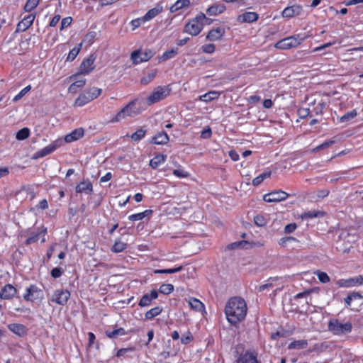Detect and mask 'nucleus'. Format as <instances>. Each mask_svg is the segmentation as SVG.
<instances>
[{"mask_svg":"<svg viewBox=\"0 0 363 363\" xmlns=\"http://www.w3.org/2000/svg\"><path fill=\"white\" fill-rule=\"evenodd\" d=\"M254 222L255 225H257L259 227H263L264 226L267 221L265 217L262 215H257L254 217Z\"/></svg>","mask_w":363,"mask_h":363,"instance_id":"obj_49","label":"nucleus"},{"mask_svg":"<svg viewBox=\"0 0 363 363\" xmlns=\"http://www.w3.org/2000/svg\"><path fill=\"white\" fill-rule=\"evenodd\" d=\"M204 18L205 14L201 12L195 18L189 21L184 26L183 32L192 36L198 35L203 28Z\"/></svg>","mask_w":363,"mask_h":363,"instance_id":"obj_4","label":"nucleus"},{"mask_svg":"<svg viewBox=\"0 0 363 363\" xmlns=\"http://www.w3.org/2000/svg\"><path fill=\"white\" fill-rule=\"evenodd\" d=\"M169 140V136L167 133L162 131L152 138V142L157 145H164L168 143Z\"/></svg>","mask_w":363,"mask_h":363,"instance_id":"obj_26","label":"nucleus"},{"mask_svg":"<svg viewBox=\"0 0 363 363\" xmlns=\"http://www.w3.org/2000/svg\"><path fill=\"white\" fill-rule=\"evenodd\" d=\"M174 290V286L171 284H164L160 287L159 291L163 294L168 295Z\"/></svg>","mask_w":363,"mask_h":363,"instance_id":"obj_46","label":"nucleus"},{"mask_svg":"<svg viewBox=\"0 0 363 363\" xmlns=\"http://www.w3.org/2000/svg\"><path fill=\"white\" fill-rule=\"evenodd\" d=\"M127 247V244L121 240H116L113 245L111 250L115 253L123 252Z\"/></svg>","mask_w":363,"mask_h":363,"instance_id":"obj_40","label":"nucleus"},{"mask_svg":"<svg viewBox=\"0 0 363 363\" xmlns=\"http://www.w3.org/2000/svg\"><path fill=\"white\" fill-rule=\"evenodd\" d=\"M193 340V335L190 331L186 332L181 337V342L184 345H187Z\"/></svg>","mask_w":363,"mask_h":363,"instance_id":"obj_53","label":"nucleus"},{"mask_svg":"<svg viewBox=\"0 0 363 363\" xmlns=\"http://www.w3.org/2000/svg\"><path fill=\"white\" fill-rule=\"evenodd\" d=\"M225 9V6L223 4H214L207 9L206 13L209 16H217L222 13Z\"/></svg>","mask_w":363,"mask_h":363,"instance_id":"obj_25","label":"nucleus"},{"mask_svg":"<svg viewBox=\"0 0 363 363\" xmlns=\"http://www.w3.org/2000/svg\"><path fill=\"white\" fill-rule=\"evenodd\" d=\"M166 158V155H157L150 161V166L153 169H157L162 163L165 162Z\"/></svg>","mask_w":363,"mask_h":363,"instance_id":"obj_32","label":"nucleus"},{"mask_svg":"<svg viewBox=\"0 0 363 363\" xmlns=\"http://www.w3.org/2000/svg\"><path fill=\"white\" fill-rule=\"evenodd\" d=\"M157 297V291L156 290H152L150 294H145L142 296L138 304L140 307L149 306L152 301L156 299Z\"/></svg>","mask_w":363,"mask_h":363,"instance_id":"obj_18","label":"nucleus"},{"mask_svg":"<svg viewBox=\"0 0 363 363\" xmlns=\"http://www.w3.org/2000/svg\"><path fill=\"white\" fill-rule=\"evenodd\" d=\"M201 50L205 53L212 54L215 52L216 46L214 44H206L201 47Z\"/></svg>","mask_w":363,"mask_h":363,"instance_id":"obj_57","label":"nucleus"},{"mask_svg":"<svg viewBox=\"0 0 363 363\" xmlns=\"http://www.w3.org/2000/svg\"><path fill=\"white\" fill-rule=\"evenodd\" d=\"M30 135V130L28 128H23L19 130L16 135V138L18 140H23L28 138Z\"/></svg>","mask_w":363,"mask_h":363,"instance_id":"obj_41","label":"nucleus"},{"mask_svg":"<svg viewBox=\"0 0 363 363\" xmlns=\"http://www.w3.org/2000/svg\"><path fill=\"white\" fill-rule=\"evenodd\" d=\"M153 54L151 50H145L144 52L141 50H135L131 53V60L133 64L138 65L139 63L148 61Z\"/></svg>","mask_w":363,"mask_h":363,"instance_id":"obj_9","label":"nucleus"},{"mask_svg":"<svg viewBox=\"0 0 363 363\" xmlns=\"http://www.w3.org/2000/svg\"><path fill=\"white\" fill-rule=\"evenodd\" d=\"M46 233H47V228H43L40 231H39L38 233H34L31 236L28 238L26 240V244L30 245V244L36 242L39 239V235L40 234H43V236H45Z\"/></svg>","mask_w":363,"mask_h":363,"instance_id":"obj_36","label":"nucleus"},{"mask_svg":"<svg viewBox=\"0 0 363 363\" xmlns=\"http://www.w3.org/2000/svg\"><path fill=\"white\" fill-rule=\"evenodd\" d=\"M259 16L255 12H245L238 16V21L240 23H253L257 21Z\"/></svg>","mask_w":363,"mask_h":363,"instance_id":"obj_21","label":"nucleus"},{"mask_svg":"<svg viewBox=\"0 0 363 363\" xmlns=\"http://www.w3.org/2000/svg\"><path fill=\"white\" fill-rule=\"evenodd\" d=\"M302 12V7L299 5L294 4L291 6H288L282 11V16L284 18H293L298 16Z\"/></svg>","mask_w":363,"mask_h":363,"instance_id":"obj_16","label":"nucleus"},{"mask_svg":"<svg viewBox=\"0 0 363 363\" xmlns=\"http://www.w3.org/2000/svg\"><path fill=\"white\" fill-rule=\"evenodd\" d=\"M40 2V0H27L25 6L24 10L27 12H30L37 7Z\"/></svg>","mask_w":363,"mask_h":363,"instance_id":"obj_45","label":"nucleus"},{"mask_svg":"<svg viewBox=\"0 0 363 363\" xmlns=\"http://www.w3.org/2000/svg\"><path fill=\"white\" fill-rule=\"evenodd\" d=\"M352 324L347 321L342 323L337 318H330L328 324V330L334 335L342 336L345 335L352 332Z\"/></svg>","mask_w":363,"mask_h":363,"instance_id":"obj_3","label":"nucleus"},{"mask_svg":"<svg viewBox=\"0 0 363 363\" xmlns=\"http://www.w3.org/2000/svg\"><path fill=\"white\" fill-rule=\"evenodd\" d=\"M96 56L94 54L90 55L84 59L80 65V72L83 74H88L94 69V62Z\"/></svg>","mask_w":363,"mask_h":363,"instance_id":"obj_13","label":"nucleus"},{"mask_svg":"<svg viewBox=\"0 0 363 363\" xmlns=\"http://www.w3.org/2000/svg\"><path fill=\"white\" fill-rule=\"evenodd\" d=\"M63 269L60 267H55L51 270L50 274L52 277L56 279L62 276Z\"/></svg>","mask_w":363,"mask_h":363,"instance_id":"obj_59","label":"nucleus"},{"mask_svg":"<svg viewBox=\"0 0 363 363\" xmlns=\"http://www.w3.org/2000/svg\"><path fill=\"white\" fill-rule=\"evenodd\" d=\"M336 234L337 235L336 248L343 253H348L352 244L357 239L354 229L338 230L336 231Z\"/></svg>","mask_w":363,"mask_h":363,"instance_id":"obj_2","label":"nucleus"},{"mask_svg":"<svg viewBox=\"0 0 363 363\" xmlns=\"http://www.w3.org/2000/svg\"><path fill=\"white\" fill-rule=\"evenodd\" d=\"M84 134V129L82 128H79L72 131L69 134H67L65 138V140L67 143H72L82 138Z\"/></svg>","mask_w":363,"mask_h":363,"instance_id":"obj_23","label":"nucleus"},{"mask_svg":"<svg viewBox=\"0 0 363 363\" xmlns=\"http://www.w3.org/2000/svg\"><path fill=\"white\" fill-rule=\"evenodd\" d=\"M324 212L317 210L309 211L301 214L302 219H311L313 218L323 217Z\"/></svg>","mask_w":363,"mask_h":363,"instance_id":"obj_34","label":"nucleus"},{"mask_svg":"<svg viewBox=\"0 0 363 363\" xmlns=\"http://www.w3.org/2000/svg\"><path fill=\"white\" fill-rule=\"evenodd\" d=\"M211 134H212L211 129L209 127H208L207 128L203 129L201 131V137L203 139H208V138H211Z\"/></svg>","mask_w":363,"mask_h":363,"instance_id":"obj_62","label":"nucleus"},{"mask_svg":"<svg viewBox=\"0 0 363 363\" xmlns=\"http://www.w3.org/2000/svg\"><path fill=\"white\" fill-rule=\"evenodd\" d=\"M17 293V289L11 284H6L0 291V298L9 300L13 298Z\"/></svg>","mask_w":363,"mask_h":363,"instance_id":"obj_14","label":"nucleus"},{"mask_svg":"<svg viewBox=\"0 0 363 363\" xmlns=\"http://www.w3.org/2000/svg\"><path fill=\"white\" fill-rule=\"evenodd\" d=\"M91 101L92 100L91 99L90 96L86 91L79 94V96L75 100V105L78 106H82Z\"/></svg>","mask_w":363,"mask_h":363,"instance_id":"obj_33","label":"nucleus"},{"mask_svg":"<svg viewBox=\"0 0 363 363\" xmlns=\"http://www.w3.org/2000/svg\"><path fill=\"white\" fill-rule=\"evenodd\" d=\"M57 147V143H52L45 147L43 148L42 150L36 152L34 155L33 156V159H38L40 157H43L46 155H48L51 154L52 152H54Z\"/></svg>","mask_w":363,"mask_h":363,"instance_id":"obj_20","label":"nucleus"},{"mask_svg":"<svg viewBox=\"0 0 363 363\" xmlns=\"http://www.w3.org/2000/svg\"><path fill=\"white\" fill-rule=\"evenodd\" d=\"M155 77V73H149L147 76L143 77L140 83L143 85H147Z\"/></svg>","mask_w":363,"mask_h":363,"instance_id":"obj_58","label":"nucleus"},{"mask_svg":"<svg viewBox=\"0 0 363 363\" xmlns=\"http://www.w3.org/2000/svg\"><path fill=\"white\" fill-rule=\"evenodd\" d=\"M188 302L191 308L197 312H201L204 310L203 303L196 298H190Z\"/></svg>","mask_w":363,"mask_h":363,"instance_id":"obj_30","label":"nucleus"},{"mask_svg":"<svg viewBox=\"0 0 363 363\" xmlns=\"http://www.w3.org/2000/svg\"><path fill=\"white\" fill-rule=\"evenodd\" d=\"M314 274L315 275H317L319 281L321 283L326 284L330 281V277L325 272H320V271H316Z\"/></svg>","mask_w":363,"mask_h":363,"instance_id":"obj_51","label":"nucleus"},{"mask_svg":"<svg viewBox=\"0 0 363 363\" xmlns=\"http://www.w3.org/2000/svg\"><path fill=\"white\" fill-rule=\"evenodd\" d=\"M9 329L19 337H23L27 334V329L25 325L18 323H12L8 325Z\"/></svg>","mask_w":363,"mask_h":363,"instance_id":"obj_24","label":"nucleus"},{"mask_svg":"<svg viewBox=\"0 0 363 363\" xmlns=\"http://www.w3.org/2000/svg\"><path fill=\"white\" fill-rule=\"evenodd\" d=\"M96 36V32L90 31L84 36L83 41L89 45H91L94 42Z\"/></svg>","mask_w":363,"mask_h":363,"instance_id":"obj_54","label":"nucleus"},{"mask_svg":"<svg viewBox=\"0 0 363 363\" xmlns=\"http://www.w3.org/2000/svg\"><path fill=\"white\" fill-rule=\"evenodd\" d=\"M70 293L67 290H56L52 297V301L59 305H65L69 298Z\"/></svg>","mask_w":363,"mask_h":363,"instance_id":"obj_11","label":"nucleus"},{"mask_svg":"<svg viewBox=\"0 0 363 363\" xmlns=\"http://www.w3.org/2000/svg\"><path fill=\"white\" fill-rule=\"evenodd\" d=\"M220 95V93L217 91H210L207 93H206L203 95H201L199 96V100L204 101V102H210L213 100H215L219 97Z\"/></svg>","mask_w":363,"mask_h":363,"instance_id":"obj_29","label":"nucleus"},{"mask_svg":"<svg viewBox=\"0 0 363 363\" xmlns=\"http://www.w3.org/2000/svg\"><path fill=\"white\" fill-rule=\"evenodd\" d=\"M237 363H259L257 352L255 350H247L245 353H241Z\"/></svg>","mask_w":363,"mask_h":363,"instance_id":"obj_12","label":"nucleus"},{"mask_svg":"<svg viewBox=\"0 0 363 363\" xmlns=\"http://www.w3.org/2000/svg\"><path fill=\"white\" fill-rule=\"evenodd\" d=\"M152 210H149V209L148 210H145L143 212L129 216L128 219L130 220H131V221L140 220H143L146 216H148L150 214H152Z\"/></svg>","mask_w":363,"mask_h":363,"instance_id":"obj_35","label":"nucleus"},{"mask_svg":"<svg viewBox=\"0 0 363 363\" xmlns=\"http://www.w3.org/2000/svg\"><path fill=\"white\" fill-rule=\"evenodd\" d=\"M162 11V6L157 5L155 8L149 10L146 14L143 17V22L150 21L155 18L157 15Z\"/></svg>","mask_w":363,"mask_h":363,"instance_id":"obj_28","label":"nucleus"},{"mask_svg":"<svg viewBox=\"0 0 363 363\" xmlns=\"http://www.w3.org/2000/svg\"><path fill=\"white\" fill-rule=\"evenodd\" d=\"M271 174V171L263 172L252 180V185L255 186L259 185L265 179L269 178Z\"/></svg>","mask_w":363,"mask_h":363,"instance_id":"obj_39","label":"nucleus"},{"mask_svg":"<svg viewBox=\"0 0 363 363\" xmlns=\"http://www.w3.org/2000/svg\"><path fill=\"white\" fill-rule=\"evenodd\" d=\"M86 92L90 96L91 99L93 101L100 96L101 94V89L96 87H93L89 89Z\"/></svg>","mask_w":363,"mask_h":363,"instance_id":"obj_50","label":"nucleus"},{"mask_svg":"<svg viewBox=\"0 0 363 363\" xmlns=\"http://www.w3.org/2000/svg\"><path fill=\"white\" fill-rule=\"evenodd\" d=\"M76 192L91 194L93 192V185L89 179L81 182L76 186Z\"/></svg>","mask_w":363,"mask_h":363,"instance_id":"obj_19","label":"nucleus"},{"mask_svg":"<svg viewBox=\"0 0 363 363\" xmlns=\"http://www.w3.org/2000/svg\"><path fill=\"white\" fill-rule=\"evenodd\" d=\"M225 35V29L222 27L211 29L206 35V40L208 41H216L222 38Z\"/></svg>","mask_w":363,"mask_h":363,"instance_id":"obj_17","label":"nucleus"},{"mask_svg":"<svg viewBox=\"0 0 363 363\" xmlns=\"http://www.w3.org/2000/svg\"><path fill=\"white\" fill-rule=\"evenodd\" d=\"M191 4V0H177L169 9L170 12L174 13L177 11L188 8Z\"/></svg>","mask_w":363,"mask_h":363,"instance_id":"obj_27","label":"nucleus"},{"mask_svg":"<svg viewBox=\"0 0 363 363\" xmlns=\"http://www.w3.org/2000/svg\"><path fill=\"white\" fill-rule=\"evenodd\" d=\"M85 84H86L85 79H81L77 80L70 85L69 90L70 91H76V89L82 88L85 85Z\"/></svg>","mask_w":363,"mask_h":363,"instance_id":"obj_47","label":"nucleus"},{"mask_svg":"<svg viewBox=\"0 0 363 363\" xmlns=\"http://www.w3.org/2000/svg\"><path fill=\"white\" fill-rule=\"evenodd\" d=\"M363 284V277L362 275L347 279H340L337 281V285L340 287L350 288L355 286H359Z\"/></svg>","mask_w":363,"mask_h":363,"instance_id":"obj_10","label":"nucleus"},{"mask_svg":"<svg viewBox=\"0 0 363 363\" xmlns=\"http://www.w3.org/2000/svg\"><path fill=\"white\" fill-rule=\"evenodd\" d=\"M72 18L71 17H66V18H64L62 21H61V25H60V30H63L65 28H67L68 27L71 23H72Z\"/></svg>","mask_w":363,"mask_h":363,"instance_id":"obj_61","label":"nucleus"},{"mask_svg":"<svg viewBox=\"0 0 363 363\" xmlns=\"http://www.w3.org/2000/svg\"><path fill=\"white\" fill-rule=\"evenodd\" d=\"M162 311V308L160 306H156L147 311L145 314V317L147 320L152 319L157 315H160Z\"/></svg>","mask_w":363,"mask_h":363,"instance_id":"obj_38","label":"nucleus"},{"mask_svg":"<svg viewBox=\"0 0 363 363\" xmlns=\"http://www.w3.org/2000/svg\"><path fill=\"white\" fill-rule=\"evenodd\" d=\"M171 89L168 86H157L147 98V104L148 106L157 103L170 94Z\"/></svg>","mask_w":363,"mask_h":363,"instance_id":"obj_6","label":"nucleus"},{"mask_svg":"<svg viewBox=\"0 0 363 363\" xmlns=\"http://www.w3.org/2000/svg\"><path fill=\"white\" fill-rule=\"evenodd\" d=\"M31 89V86L28 85L23 89L13 99V101L16 102L20 100L22 97H23Z\"/></svg>","mask_w":363,"mask_h":363,"instance_id":"obj_55","label":"nucleus"},{"mask_svg":"<svg viewBox=\"0 0 363 363\" xmlns=\"http://www.w3.org/2000/svg\"><path fill=\"white\" fill-rule=\"evenodd\" d=\"M79 51H80V48H72L68 54V56L67 57V61H69V62L73 61L76 58L77 55L79 54Z\"/></svg>","mask_w":363,"mask_h":363,"instance_id":"obj_56","label":"nucleus"},{"mask_svg":"<svg viewBox=\"0 0 363 363\" xmlns=\"http://www.w3.org/2000/svg\"><path fill=\"white\" fill-rule=\"evenodd\" d=\"M308 342L305 340H296L292 342H291L288 348L289 350H294V349H304L307 347Z\"/></svg>","mask_w":363,"mask_h":363,"instance_id":"obj_37","label":"nucleus"},{"mask_svg":"<svg viewBox=\"0 0 363 363\" xmlns=\"http://www.w3.org/2000/svg\"><path fill=\"white\" fill-rule=\"evenodd\" d=\"M178 53V48H172L169 50H167L162 56V59L163 60H169L173 58Z\"/></svg>","mask_w":363,"mask_h":363,"instance_id":"obj_48","label":"nucleus"},{"mask_svg":"<svg viewBox=\"0 0 363 363\" xmlns=\"http://www.w3.org/2000/svg\"><path fill=\"white\" fill-rule=\"evenodd\" d=\"M183 269L182 266H179L178 267L172 268V269H155L154 273L155 274H173L177 273Z\"/></svg>","mask_w":363,"mask_h":363,"instance_id":"obj_44","label":"nucleus"},{"mask_svg":"<svg viewBox=\"0 0 363 363\" xmlns=\"http://www.w3.org/2000/svg\"><path fill=\"white\" fill-rule=\"evenodd\" d=\"M303 40L304 38H301L300 35H291L278 41L274 47L281 50L290 49L299 45Z\"/></svg>","mask_w":363,"mask_h":363,"instance_id":"obj_7","label":"nucleus"},{"mask_svg":"<svg viewBox=\"0 0 363 363\" xmlns=\"http://www.w3.org/2000/svg\"><path fill=\"white\" fill-rule=\"evenodd\" d=\"M146 130L143 128L138 129L134 133H133L130 136L131 139L135 142L140 141L144 136L145 135Z\"/></svg>","mask_w":363,"mask_h":363,"instance_id":"obj_43","label":"nucleus"},{"mask_svg":"<svg viewBox=\"0 0 363 363\" xmlns=\"http://www.w3.org/2000/svg\"><path fill=\"white\" fill-rule=\"evenodd\" d=\"M35 14H29L27 16L24 17L23 19L20 21L17 25L16 31L18 32H23L26 30L28 28H30L34 20H35Z\"/></svg>","mask_w":363,"mask_h":363,"instance_id":"obj_15","label":"nucleus"},{"mask_svg":"<svg viewBox=\"0 0 363 363\" xmlns=\"http://www.w3.org/2000/svg\"><path fill=\"white\" fill-rule=\"evenodd\" d=\"M40 294H42V291L36 286L31 285L26 289V293L24 294L23 298L26 301H33L38 298Z\"/></svg>","mask_w":363,"mask_h":363,"instance_id":"obj_22","label":"nucleus"},{"mask_svg":"<svg viewBox=\"0 0 363 363\" xmlns=\"http://www.w3.org/2000/svg\"><path fill=\"white\" fill-rule=\"evenodd\" d=\"M106 335L111 339H116L119 336H123L126 335L125 330L123 328L114 329L113 330H106L105 332Z\"/></svg>","mask_w":363,"mask_h":363,"instance_id":"obj_31","label":"nucleus"},{"mask_svg":"<svg viewBox=\"0 0 363 363\" xmlns=\"http://www.w3.org/2000/svg\"><path fill=\"white\" fill-rule=\"evenodd\" d=\"M289 197V194L281 190H277L263 196V200L268 203L279 202L286 200Z\"/></svg>","mask_w":363,"mask_h":363,"instance_id":"obj_8","label":"nucleus"},{"mask_svg":"<svg viewBox=\"0 0 363 363\" xmlns=\"http://www.w3.org/2000/svg\"><path fill=\"white\" fill-rule=\"evenodd\" d=\"M173 174L179 178H186L189 177V173L182 169H174Z\"/></svg>","mask_w":363,"mask_h":363,"instance_id":"obj_60","label":"nucleus"},{"mask_svg":"<svg viewBox=\"0 0 363 363\" xmlns=\"http://www.w3.org/2000/svg\"><path fill=\"white\" fill-rule=\"evenodd\" d=\"M225 313L228 322L236 325L245 319L247 313L245 301L239 297L231 298L227 303Z\"/></svg>","mask_w":363,"mask_h":363,"instance_id":"obj_1","label":"nucleus"},{"mask_svg":"<svg viewBox=\"0 0 363 363\" xmlns=\"http://www.w3.org/2000/svg\"><path fill=\"white\" fill-rule=\"evenodd\" d=\"M136 100L131 101L125 106H124L112 120L113 122H118L125 118L126 116L135 117L138 115L140 111L135 107Z\"/></svg>","mask_w":363,"mask_h":363,"instance_id":"obj_5","label":"nucleus"},{"mask_svg":"<svg viewBox=\"0 0 363 363\" xmlns=\"http://www.w3.org/2000/svg\"><path fill=\"white\" fill-rule=\"evenodd\" d=\"M291 240H296V239L293 237H291V236H289V237H284V238H282L281 239H280L279 243L280 245H281L282 247H286V243L289 242V241H291Z\"/></svg>","mask_w":363,"mask_h":363,"instance_id":"obj_64","label":"nucleus"},{"mask_svg":"<svg viewBox=\"0 0 363 363\" xmlns=\"http://www.w3.org/2000/svg\"><path fill=\"white\" fill-rule=\"evenodd\" d=\"M356 116H357V111L355 110H352V111H349V112L346 113L345 114H344L340 118V121L341 122L349 121L350 120L354 118Z\"/></svg>","mask_w":363,"mask_h":363,"instance_id":"obj_52","label":"nucleus"},{"mask_svg":"<svg viewBox=\"0 0 363 363\" xmlns=\"http://www.w3.org/2000/svg\"><path fill=\"white\" fill-rule=\"evenodd\" d=\"M135 353V350L132 347H129V348H123V349H121L118 351L116 355L117 357H132V354H134Z\"/></svg>","mask_w":363,"mask_h":363,"instance_id":"obj_42","label":"nucleus"},{"mask_svg":"<svg viewBox=\"0 0 363 363\" xmlns=\"http://www.w3.org/2000/svg\"><path fill=\"white\" fill-rule=\"evenodd\" d=\"M296 229V223H289L284 228L285 233H291Z\"/></svg>","mask_w":363,"mask_h":363,"instance_id":"obj_63","label":"nucleus"}]
</instances>
